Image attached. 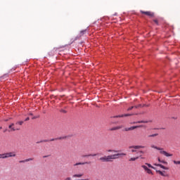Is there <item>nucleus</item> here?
Wrapping results in <instances>:
<instances>
[{
    "label": "nucleus",
    "instance_id": "nucleus-23",
    "mask_svg": "<svg viewBox=\"0 0 180 180\" xmlns=\"http://www.w3.org/2000/svg\"><path fill=\"white\" fill-rule=\"evenodd\" d=\"M157 136H158V134H153L152 135L148 136V137H157Z\"/></svg>",
    "mask_w": 180,
    "mask_h": 180
},
{
    "label": "nucleus",
    "instance_id": "nucleus-19",
    "mask_svg": "<svg viewBox=\"0 0 180 180\" xmlns=\"http://www.w3.org/2000/svg\"><path fill=\"white\" fill-rule=\"evenodd\" d=\"M6 158V153L0 154V160Z\"/></svg>",
    "mask_w": 180,
    "mask_h": 180
},
{
    "label": "nucleus",
    "instance_id": "nucleus-2",
    "mask_svg": "<svg viewBox=\"0 0 180 180\" xmlns=\"http://www.w3.org/2000/svg\"><path fill=\"white\" fill-rule=\"evenodd\" d=\"M150 147L151 148H155V150H158L160 151V153L162 154L163 155H165V157H172V154L168 153V152L162 150V148H159L154 145H152Z\"/></svg>",
    "mask_w": 180,
    "mask_h": 180
},
{
    "label": "nucleus",
    "instance_id": "nucleus-25",
    "mask_svg": "<svg viewBox=\"0 0 180 180\" xmlns=\"http://www.w3.org/2000/svg\"><path fill=\"white\" fill-rule=\"evenodd\" d=\"M15 124H20V126H22L23 124V121H20L15 123Z\"/></svg>",
    "mask_w": 180,
    "mask_h": 180
},
{
    "label": "nucleus",
    "instance_id": "nucleus-39",
    "mask_svg": "<svg viewBox=\"0 0 180 180\" xmlns=\"http://www.w3.org/2000/svg\"><path fill=\"white\" fill-rule=\"evenodd\" d=\"M31 116L33 115V114H30Z\"/></svg>",
    "mask_w": 180,
    "mask_h": 180
},
{
    "label": "nucleus",
    "instance_id": "nucleus-11",
    "mask_svg": "<svg viewBox=\"0 0 180 180\" xmlns=\"http://www.w3.org/2000/svg\"><path fill=\"white\" fill-rule=\"evenodd\" d=\"M29 161H33V158H28V159H26L25 160H20L19 163L22 164L23 162H29Z\"/></svg>",
    "mask_w": 180,
    "mask_h": 180
},
{
    "label": "nucleus",
    "instance_id": "nucleus-14",
    "mask_svg": "<svg viewBox=\"0 0 180 180\" xmlns=\"http://www.w3.org/2000/svg\"><path fill=\"white\" fill-rule=\"evenodd\" d=\"M122 129V127L119 126V127H112L111 129H110V131H113L115 130H119Z\"/></svg>",
    "mask_w": 180,
    "mask_h": 180
},
{
    "label": "nucleus",
    "instance_id": "nucleus-20",
    "mask_svg": "<svg viewBox=\"0 0 180 180\" xmlns=\"http://www.w3.org/2000/svg\"><path fill=\"white\" fill-rule=\"evenodd\" d=\"M83 174H74L72 178H81Z\"/></svg>",
    "mask_w": 180,
    "mask_h": 180
},
{
    "label": "nucleus",
    "instance_id": "nucleus-3",
    "mask_svg": "<svg viewBox=\"0 0 180 180\" xmlns=\"http://www.w3.org/2000/svg\"><path fill=\"white\" fill-rule=\"evenodd\" d=\"M65 139H67V136H60L56 139H51L50 140L46 139V140L40 141L39 142H37V143L39 144V143H47L49 141H56V140H65Z\"/></svg>",
    "mask_w": 180,
    "mask_h": 180
},
{
    "label": "nucleus",
    "instance_id": "nucleus-32",
    "mask_svg": "<svg viewBox=\"0 0 180 180\" xmlns=\"http://www.w3.org/2000/svg\"><path fill=\"white\" fill-rule=\"evenodd\" d=\"M47 157H50V155H44V156H43V158H47Z\"/></svg>",
    "mask_w": 180,
    "mask_h": 180
},
{
    "label": "nucleus",
    "instance_id": "nucleus-30",
    "mask_svg": "<svg viewBox=\"0 0 180 180\" xmlns=\"http://www.w3.org/2000/svg\"><path fill=\"white\" fill-rule=\"evenodd\" d=\"M153 22H154L156 25H158V20H154Z\"/></svg>",
    "mask_w": 180,
    "mask_h": 180
},
{
    "label": "nucleus",
    "instance_id": "nucleus-27",
    "mask_svg": "<svg viewBox=\"0 0 180 180\" xmlns=\"http://www.w3.org/2000/svg\"><path fill=\"white\" fill-rule=\"evenodd\" d=\"M134 108L135 109H138V108H141V105L139 104V105H135V106H134Z\"/></svg>",
    "mask_w": 180,
    "mask_h": 180
},
{
    "label": "nucleus",
    "instance_id": "nucleus-12",
    "mask_svg": "<svg viewBox=\"0 0 180 180\" xmlns=\"http://www.w3.org/2000/svg\"><path fill=\"white\" fill-rule=\"evenodd\" d=\"M85 164H88V162H79L73 165V167H77L78 165H85Z\"/></svg>",
    "mask_w": 180,
    "mask_h": 180
},
{
    "label": "nucleus",
    "instance_id": "nucleus-8",
    "mask_svg": "<svg viewBox=\"0 0 180 180\" xmlns=\"http://www.w3.org/2000/svg\"><path fill=\"white\" fill-rule=\"evenodd\" d=\"M127 116H133V114L120 115L114 116V117H127Z\"/></svg>",
    "mask_w": 180,
    "mask_h": 180
},
{
    "label": "nucleus",
    "instance_id": "nucleus-24",
    "mask_svg": "<svg viewBox=\"0 0 180 180\" xmlns=\"http://www.w3.org/2000/svg\"><path fill=\"white\" fill-rule=\"evenodd\" d=\"M141 167H142V168H143V169H144L146 172H147L148 169H149L148 167H147V166H146V165H142Z\"/></svg>",
    "mask_w": 180,
    "mask_h": 180
},
{
    "label": "nucleus",
    "instance_id": "nucleus-4",
    "mask_svg": "<svg viewBox=\"0 0 180 180\" xmlns=\"http://www.w3.org/2000/svg\"><path fill=\"white\" fill-rule=\"evenodd\" d=\"M139 148H145V146H129V149L131 150V153H136V154H139V151H137V150H139Z\"/></svg>",
    "mask_w": 180,
    "mask_h": 180
},
{
    "label": "nucleus",
    "instance_id": "nucleus-34",
    "mask_svg": "<svg viewBox=\"0 0 180 180\" xmlns=\"http://www.w3.org/2000/svg\"><path fill=\"white\" fill-rule=\"evenodd\" d=\"M61 112H63V113H67V111L65 110H61Z\"/></svg>",
    "mask_w": 180,
    "mask_h": 180
},
{
    "label": "nucleus",
    "instance_id": "nucleus-5",
    "mask_svg": "<svg viewBox=\"0 0 180 180\" xmlns=\"http://www.w3.org/2000/svg\"><path fill=\"white\" fill-rule=\"evenodd\" d=\"M141 13H143V15H146V16H150V18H154V13L151 11H141Z\"/></svg>",
    "mask_w": 180,
    "mask_h": 180
},
{
    "label": "nucleus",
    "instance_id": "nucleus-22",
    "mask_svg": "<svg viewBox=\"0 0 180 180\" xmlns=\"http://www.w3.org/2000/svg\"><path fill=\"white\" fill-rule=\"evenodd\" d=\"M147 174H149L150 175H153V171H151V169H148L147 171H146Z\"/></svg>",
    "mask_w": 180,
    "mask_h": 180
},
{
    "label": "nucleus",
    "instance_id": "nucleus-29",
    "mask_svg": "<svg viewBox=\"0 0 180 180\" xmlns=\"http://www.w3.org/2000/svg\"><path fill=\"white\" fill-rule=\"evenodd\" d=\"M138 154H144V151L140 150L138 152Z\"/></svg>",
    "mask_w": 180,
    "mask_h": 180
},
{
    "label": "nucleus",
    "instance_id": "nucleus-9",
    "mask_svg": "<svg viewBox=\"0 0 180 180\" xmlns=\"http://www.w3.org/2000/svg\"><path fill=\"white\" fill-rule=\"evenodd\" d=\"M13 126H15V124H11V125L8 126V128L11 129L10 131H15V130H19V129H15Z\"/></svg>",
    "mask_w": 180,
    "mask_h": 180
},
{
    "label": "nucleus",
    "instance_id": "nucleus-40",
    "mask_svg": "<svg viewBox=\"0 0 180 180\" xmlns=\"http://www.w3.org/2000/svg\"><path fill=\"white\" fill-rule=\"evenodd\" d=\"M139 157H141V155H140Z\"/></svg>",
    "mask_w": 180,
    "mask_h": 180
},
{
    "label": "nucleus",
    "instance_id": "nucleus-16",
    "mask_svg": "<svg viewBox=\"0 0 180 180\" xmlns=\"http://www.w3.org/2000/svg\"><path fill=\"white\" fill-rule=\"evenodd\" d=\"M156 172H158V174H160V175H161L162 176H165V174H164V172H162L160 170H156Z\"/></svg>",
    "mask_w": 180,
    "mask_h": 180
},
{
    "label": "nucleus",
    "instance_id": "nucleus-35",
    "mask_svg": "<svg viewBox=\"0 0 180 180\" xmlns=\"http://www.w3.org/2000/svg\"><path fill=\"white\" fill-rule=\"evenodd\" d=\"M30 120V118L27 117V118L25 119V122H27V120Z\"/></svg>",
    "mask_w": 180,
    "mask_h": 180
},
{
    "label": "nucleus",
    "instance_id": "nucleus-38",
    "mask_svg": "<svg viewBox=\"0 0 180 180\" xmlns=\"http://www.w3.org/2000/svg\"><path fill=\"white\" fill-rule=\"evenodd\" d=\"M2 129V127H0V130Z\"/></svg>",
    "mask_w": 180,
    "mask_h": 180
},
{
    "label": "nucleus",
    "instance_id": "nucleus-31",
    "mask_svg": "<svg viewBox=\"0 0 180 180\" xmlns=\"http://www.w3.org/2000/svg\"><path fill=\"white\" fill-rule=\"evenodd\" d=\"M65 180H73L71 177H67Z\"/></svg>",
    "mask_w": 180,
    "mask_h": 180
},
{
    "label": "nucleus",
    "instance_id": "nucleus-26",
    "mask_svg": "<svg viewBox=\"0 0 180 180\" xmlns=\"http://www.w3.org/2000/svg\"><path fill=\"white\" fill-rule=\"evenodd\" d=\"M133 109H134V106H131V107H129L128 109H127V111H130V110H132Z\"/></svg>",
    "mask_w": 180,
    "mask_h": 180
},
{
    "label": "nucleus",
    "instance_id": "nucleus-37",
    "mask_svg": "<svg viewBox=\"0 0 180 180\" xmlns=\"http://www.w3.org/2000/svg\"><path fill=\"white\" fill-rule=\"evenodd\" d=\"M33 119H37V117H32V120H33Z\"/></svg>",
    "mask_w": 180,
    "mask_h": 180
},
{
    "label": "nucleus",
    "instance_id": "nucleus-15",
    "mask_svg": "<svg viewBox=\"0 0 180 180\" xmlns=\"http://www.w3.org/2000/svg\"><path fill=\"white\" fill-rule=\"evenodd\" d=\"M137 123H148V121L141 120V121H138V122H134L133 124H137Z\"/></svg>",
    "mask_w": 180,
    "mask_h": 180
},
{
    "label": "nucleus",
    "instance_id": "nucleus-17",
    "mask_svg": "<svg viewBox=\"0 0 180 180\" xmlns=\"http://www.w3.org/2000/svg\"><path fill=\"white\" fill-rule=\"evenodd\" d=\"M139 158H140L139 156H137L136 158H129V161H136V160H139Z\"/></svg>",
    "mask_w": 180,
    "mask_h": 180
},
{
    "label": "nucleus",
    "instance_id": "nucleus-6",
    "mask_svg": "<svg viewBox=\"0 0 180 180\" xmlns=\"http://www.w3.org/2000/svg\"><path fill=\"white\" fill-rule=\"evenodd\" d=\"M11 157H16V153L15 152L6 153V158H11Z\"/></svg>",
    "mask_w": 180,
    "mask_h": 180
},
{
    "label": "nucleus",
    "instance_id": "nucleus-7",
    "mask_svg": "<svg viewBox=\"0 0 180 180\" xmlns=\"http://www.w3.org/2000/svg\"><path fill=\"white\" fill-rule=\"evenodd\" d=\"M138 127H141V126H134V127H131L129 128H125L124 131H130L131 130H134V129H138Z\"/></svg>",
    "mask_w": 180,
    "mask_h": 180
},
{
    "label": "nucleus",
    "instance_id": "nucleus-21",
    "mask_svg": "<svg viewBox=\"0 0 180 180\" xmlns=\"http://www.w3.org/2000/svg\"><path fill=\"white\" fill-rule=\"evenodd\" d=\"M84 33H86V30L80 32V36H84Z\"/></svg>",
    "mask_w": 180,
    "mask_h": 180
},
{
    "label": "nucleus",
    "instance_id": "nucleus-13",
    "mask_svg": "<svg viewBox=\"0 0 180 180\" xmlns=\"http://www.w3.org/2000/svg\"><path fill=\"white\" fill-rule=\"evenodd\" d=\"M98 154H89V155H82L83 158H85V157H96Z\"/></svg>",
    "mask_w": 180,
    "mask_h": 180
},
{
    "label": "nucleus",
    "instance_id": "nucleus-18",
    "mask_svg": "<svg viewBox=\"0 0 180 180\" xmlns=\"http://www.w3.org/2000/svg\"><path fill=\"white\" fill-rule=\"evenodd\" d=\"M146 165H147L148 168H152L153 169H157V168L153 167V165H151V164L150 163H146Z\"/></svg>",
    "mask_w": 180,
    "mask_h": 180
},
{
    "label": "nucleus",
    "instance_id": "nucleus-1",
    "mask_svg": "<svg viewBox=\"0 0 180 180\" xmlns=\"http://www.w3.org/2000/svg\"><path fill=\"white\" fill-rule=\"evenodd\" d=\"M120 155H126V153H117L108 156H103L100 158L99 160L101 161V162H112L113 160H117V158H120Z\"/></svg>",
    "mask_w": 180,
    "mask_h": 180
},
{
    "label": "nucleus",
    "instance_id": "nucleus-36",
    "mask_svg": "<svg viewBox=\"0 0 180 180\" xmlns=\"http://www.w3.org/2000/svg\"><path fill=\"white\" fill-rule=\"evenodd\" d=\"M158 161H159V162H162V160H161V159H160V158H158Z\"/></svg>",
    "mask_w": 180,
    "mask_h": 180
},
{
    "label": "nucleus",
    "instance_id": "nucleus-33",
    "mask_svg": "<svg viewBox=\"0 0 180 180\" xmlns=\"http://www.w3.org/2000/svg\"><path fill=\"white\" fill-rule=\"evenodd\" d=\"M162 164H168V162H167L166 161L162 160Z\"/></svg>",
    "mask_w": 180,
    "mask_h": 180
},
{
    "label": "nucleus",
    "instance_id": "nucleus-10",
    "mask_svg": "<svg viewBox=\"0 0 180 180\" xmlns=\"http://www.w3.org/2000/svg\"><path fill=\"white\" fill-rule=\"evenodd\" d=\"M154 165H155V167H160V168H162V169H168V167H166L165 166L161 164L155 163Z\"/></svg>",
    "mask_w": 180,
    "mask_h": 180
},
{
    "label": "nucleus",
    "instance_id": "nucleus-28",
    "mask_svg": "<svg viewBox=\"0 0 180 180\" xmlns=\"http://www.w3.org/2000/svg\"><path fill=\"white\" fill-rule=\"evenodd\" d=\"M108 153H117V150H109Z\"/></svg>",
    "mask_w": 180,
    "mask_h": 180
}]
</instances>
